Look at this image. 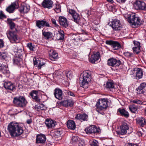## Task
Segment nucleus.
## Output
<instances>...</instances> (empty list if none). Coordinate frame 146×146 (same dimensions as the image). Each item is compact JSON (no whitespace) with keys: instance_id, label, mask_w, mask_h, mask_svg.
Listing matches in <instances>:
<instances>
[{"instance_id":"f257e3e1","label":"nucleus","mask_w":146,"mask_h":146,"mask_svg":"<svg viewBox=\"0 0 146 146\" xmlns=\"http://www.w3.org/2000/svg\"><path fill=\"white\" fill-rule=\"evenodd\" d=\"M8 131L11 135L14 137L18 136L23 132L22 127L17 123L10 122L7 127Z\"/></svg>"},{"instance_id":"f03ea898","label":"nucleus","mask_w":146,"mask_h":146,"mask_svg":"<svg viewBox=\"0 0 146 146\" xmlns=\"http://www.w3.org/2000/svg\"><path fill=\"white\" fill-rule=\"evenodd\" d=\"M91 72L89 70L84 71L82 74V77L80 78V83L81 87L86 88L89 86V82L91 80Z\"/></svg>"},{"instance_id":"7ed1b4c3","label":"nucleus","mask_w":146,"mask_h":146,"mask_svg":"<svg viewBox=\"0 0 146 146\" xmlns=\"http://www.w3.org/2000/svg\"><path fill=\"white\" fill-rule=\"evenodd\" d=\"M108 103V101L107 98L100 99L96 104V111L100 114L103 115L104 113L103 111L107 108Z\"/></svg>"},{"instance_id":"20e7f679","label":"nucleus","mask_w":146,"mask_h":146,"mask_svg":"<svg viewBox=\"0 0 146 146\" xmlns=\"http://www.w3.org/2000/svg\"><path fill=\"white\" fill-rule=\"evenodd\" d=\"M13 102L15 106L21 108L25 107L27 103L25 98L21 96L14 98Z\"/></svg>"},{"instance_id":"39448f33","label":"nucleus","mask_w":146,"mask_h":146,"mask_svg":"<svg viewBox=\"0 0 146 146\" xmlns=\"http://www.w3.org/2000/svg\"><path fill=\"white\" fill-rule=\"evenodd\" d=\"M109 24L115 31H120L122 28V25L120 21L117 19L110 22Z\"/></svg>"},{"instance_id":"423d86ee","label":"nucleus","mask_w":146,"mask_h":146,"mask_svg":"<svg viewBox=\"0 0 146 146\" xmlns=\"http://www.w3.org/2000/svg\"><path fill=\"white\" fill-rule=\"evenodd\" d=\"M129 22L132 25L135 26L140 25L141 24V21H140L139 18L135 15H131L129 16Z\"/></svg>"},{"instance_id":"0eeeda50","label":"nucleus","mask_w":146,"mask_h":146,"mask_svg":"<svg viewBox=\"0 0 146 146\" xmlns=\"http://www.w3.org/2000/svg\"><path fill=\"white\" fill-rule=\"evenodd\" d=\"M7 35L8 38L11 42L13 43L18 40V38L16 34V32L15 31L13 32L12 31H8Z\"/></svg>"},{"instance_id":"6e6552de","label":"nucleus","mask_w":146,"mask_h":146,"mask_svg":"<svg viewBox=\"0 0 146 146\" xmlns=\"http://www.w3.org/2000/svg\"><path fill=\"white\" fill-rule=\"evenodd\" d=\"M134 7L137 10L146 11V4L143 1H136L134 3Z\"/></svg>"},{"instance_id":"1a4fd4ad","label":"nucleus","mask_w":146,"mask_h":146,"mask_svg":"<svg viewBox=\"0 0 146 146\" xmlns=\"http://www.w3.org/2000/svg\"><path fill=\"white\" fill-rule=\"evenodd\" d=\"M121 63V62L120 60L114 58L109 59L108 60V65L112 67L118 66Z\"/></svg>"},{"instance_id":"9d476101","label":"nucleus","mask_w":146,"mask_h":146,"mask_svg":"<svg viewBox=\"0 0 146 146\" xmlns=\"http://www.w3.org/2000/svg\"><path fill=\"white\" fill-rule=\"evenodd\" d=\"M85 130L87 134H89L98 133L100 129L95 125H92L86 128Z\"/></svg>"},{"instance_id":"9b49d317","label":"nucleus","mask_w":146,"mask_h":146,"mask_svg":"<svg viewBox=\"0 0 146 146\" xmlns=\"http://www.w3.org/2000/svg\"><path fill=\"white\" fill-rule=\"evenodd\" d=\"M129 125L127 123H123L121 127V132H118V134L120 135L129 133Z\"/></svg>"},{"instance_id":"f8f14e48","label":"nucleus","mask_w":146,"mask_h":146,"mask_svg":"<svg viewBox=\"0 0 146 146\" xmlns=\"http://www.w3.org/2000/svg\"><path fill=\"white\" fill-rule=\"evenodd\" d=\"M106 44L111 45L114 50L119 49L121 47L120 44L117 42L113 40H106Z\"/></svg>"},{"instance_id":"ddd939ff","label":"nucleus","mask_w":146,"mask_h":146,"mask_svg":"<svg viewBox=\"0 0 146 146\" xmlns=\"http://www.w3.org/2000/svg\"><path fill=\"white\" fill-rule=\"evenodd\" d=\"M19 7L18 3L17 2L15 1L12 3L6 9V11L9 13H12L16 9Z\"/></svg>"},{"instance_id":"4468645a","label":"nucleus","mask_w":146,"mask_h":146,"mask_svg":"<svg viewBox=\"0 0 146 146\" xmlns=\"http://www.w3.org/2000/svg\"><path fill=\"white\" fill-rule=\"evenodd\" d=\"M68 12L72 16L74 21L76 23L78 22L80 19L79 15L73 9H69Z\"/></svg>"},{"instance_id":"2eb2a0df","label":"nucleus","mask_w":146,"mask_h":146,"mask_svg":"<svg viewBox=\"0 0 146 146\" xmlns=\"http://www.w3.org/2000/svg\"><path fill=\"white\" fill-rule=\"evenodd\" d=\"M36 26L39 29H41L44 27H50L48 23L43 20H37L36 22Z\"/></svg>"},{"instance_id":"dca6fc26","label":"nucleus","mask_w":146,"mask_h":146,"mask_svg":"<svg viewBox=\"0 0 146 146\" xmlns=\"http://www.w3.org/2000/svg\"><path fill=\"white\" fill-rule=\"evenodd\" d=\"M58 19L60 25L65 28L68 26V22L65 17L61 16L59 17Z\"/></svg>"},{"instance_id":"f3484780","label":"nucleus","mask_w":146,"mask_h":146,"mask_svg":"<svg viewBox=\"0 0 146 146\" xmlns=\"http://www.w3.org/2000/svg\"><path fill=\"white\" fill-rule=\"evenodd\" d=\"M54 95L55 97L59 100L62 99V93L61 90L59 89H56L54 90Z\"/></svg>"},{"instance_id":"a211bd4d","label":"nucleus","mask_w":146,"mask_h":146,"mask_svg":"<svg viewBox=\"0 0 146 146\" xmlns=\"http://www.w3.org/2000/svg\"><path fill=\"white\" fill-rule=\"evenodd\" d=\"M100 57V53L98 52H97L92 55L91 58L89 59L90 61L92 63H94L99 59Z\"/></svg>"},{"instance_id":"6ab92c4d","label":"nucleus","mask_w":146,"mask_h":146,"mask_svg":"<svg viewBox=\"0 0 146 146\" xmlns=\"http://www.w3.org/2000/svg\"><path fill=\"white\" fill-rule=\"evenodd\" d=\"M46 139V136L44 135H38L36 139V142L37 143H43L45 142Z\"/></svg>"},{"instance_id":"aec40b11","label":"nucleus","mask_w":146,"mask_h":146,"mask_svg":"<svg viewBox=\"0 0 146 146\" xmlns=\"http://www.w3.org/2000/svg\"><path fill=\"white\" fill-rule=\"evenodd\" d=\"M137 79H139L141 78L143 75V72L141 68H137L133 71Z\"/></svg>"},{"instance_id":"412c9836","label":"nucleus","mask_w":146,"mask_h":146,"mask_svg":"<svg viewBox=\"0 0 146 146\" xmlns=\"http://www.w3.org/2000/svg\"><path fill=\"white\" fill-rule=\"evenodd\" d=\"M30 96L35 102L38 103L40 102V100L38 96V91L36 90L32 91L30 93Z\"/></svg>"},{"instance_id":"4be33fe9","label":"nucleus","mask_w":146,"mask_h":146,"mask_svg":"<svg viewBox=\"0 0 146 146\" xmlns=\"http://www.w3.org/2000/svg\"><path fill=\"white\" fill-rule=\"evenodd\" d=\"M50 59L53 61H54L58 58V53L53 50H51L49 53Z\"/></svg>"},{"instance_id":"5701e85b","label":"nucleus","mask_w":146,"mask_h":146,"mask_svg":"<svg viewBox=\"0 0 146 146\" xmlns=\"http://www.w3.org/2000/svg\"><path fill=\"white\" fill-rule=\"evenodd\" d=\"M88 115L85 114H78L75 117V118L79 119L81 121H84L87 120Z\"/></svg>"},{"instance_id":"b1692460","label":"nucleus","mask_w":146,"mask_h":146,"mask_svg":"<svg viewBox=\"0 0 146 146\" xmlns=\"http://www.w3.org/2000/svg\"><path fill=\"white\" fill-rule=\"evenodd\" d=\"M53 2L51 0H44L42 5L45 8L49 9L52 7Z\"/></svg>"},{"instance_id":"393cba45","label":"nucleus","mask_w":146,"mask_h":146,"mask_svg":"<svg viewBox=\"0 0 146 146\" xmlns=\"http://www.w3.org/2000/svg\"><path fill=\"white\" fill-rule=\"evenodd\" d=\"M4 88L7 89L12 91L15 88V86L11 82H5L4 84Z\"/></svg>"},{"instance_id":"a878e982","label":"nucleus","mask_w":146,"mask_h":146,"mask_svg":"<svg viewBox=\"0 0 146 146\" xmlns=\"http://www.w3.org/2000/svg\"><path fill=\"white\" fill-rule=\"evenodd\" d=\"M45 122L46 126L48 128L54 127L56 125V121L52 119H46Z\"/></svg>"},{"instance_id":"bb28decb","label":"nucleus","mask_w":146,"mask_h":146,"mask_svg":"<svg viewBox=\"0 0 146 146\" xmlns=\"http://www.w3.org/2000/svg\"><path fill=\"white\" fill-rule=\"evenodd\" d=\"M60 104L64 106H72L74 104L73 101L71 100H64L60 103Z\"/></svg>"},{"instance_id":"cd10ccee","label":"nucleus","mask_w":146,"mask_h":146,"mask_svg":"<svg viewBox=\"0 0 146 146\" xmlns=\"http://www.w3.org/2000/svg\"><path fill=\"white\" fill-rule=\"evenodd\" d=\"M67 126L68 129L71 130H74L76 128L75 123L72 120H69L68 121Z\"/></svg>"},{"instance_id":"c85d7f7f","label":"nucleus","mask_w":146,"mask_h":146,"mask_svg":"<svg viewBox=\"0 0 146 146\" xmlns=\"http://www.w3.org/2000/svg\"><path fill=\"white\" fill-rule=\"evenodd\" d=\"M30 7L27 5H21L20 7L19 11L21 13H27L29 11Z\"/></svg>"},{"instance_id":"c756f323","label":"nucleus","mask_w":146,"mask_h":146,"mask_svg":"<svg viewBox=\"0 0 146 146\" xmlns=\"http://www.w3.org/2000/svg\"><path fill=\"white\" fill-rule=\"evenodd\" d=\"M42 35L44 36L45 38L48 39L51 38L52 36V34L50 32H46L42 30Z\"/></svg>"},{"instance_id":"7c9ffc66","label":"nucleus","mask_w":146,"mask_h":146,"mask_svg":"<svg viewBox=\"0 0 146 146\" xmlns=\"http://www.w3.org/2000/svg\"><path fill=\"white\" fill-rule=\"evenodd\" d=\"M22 62V59L20 58L16 57L13 58V62L15 65H19Z\"/></svg>"},{"instance_id":"2f4dec72","label":"nucleus","mask_w":146,"mask_h":146,"mask_svg":"<svg viewBox=\"0 0 146 146\" xmlns=\"http://www.w3.org/2000/svg\"><path fill=\"white\" fill-rule=\"evenodd\" d=\"M138 123L141 126H143L146 125V120L144 118L141 117L137 119Z\"/></svg>"},{"instance_id":"473e14b6","label":"nucleus","mask_w":146,"mask_h":146,"mask_svg":"<svg viewBox=\"0 0 146 146\" xmlns=\"http://www.w3.org/2000/svg\"><path fill=\"white\" fill-rule=\"evenodd\" d=\"M118 111L122 115L126 117H128L129 116V114L124 109H119Z\"/></svg>"},{"instance_id":"72a5a7b5","label":"nucleus","mask_w":146,"mask_h":146,"mask_svg":"<svg viewBox=\"0 0 146 146\" xmlns=\"http://www.w3.org/2000/svg\"><path fill=\"white\" fill-rule=\"evenodd\" d=\"M114 84L113 81L110 80L108 81L106 83V87L107 88L111 89L114 88Z\"/></svg>"},{"instance_id":"f704fd0d","label":"nucleus","mask_w":146,"mask_h":146,"mask_svg":"<svg viewBox=\"0 0 146 146\" xmlns=\"http://www.w3.org/2000/svg\"><path fill=\"white\" fill-rule=\"evenodd\" d=\"M129 108L130 111L133 113H135L137 110V107L133 104L129 106Z\"/></svg>"},{"instance_id":"c9c22d12","label":"nucleus","mask_w":146,"mask_h":146,"mask_svg":"<svg viewBox=\"0 0 146 146\" xmlns=\"http://www.w3.org/2000/svg\"><path fill=\"white\" fill-rule=\"evenodd\" d=\"M9 58V56L6 53L3 52L0 54V59H3L7 60Z\"/></svg>"},{"instance_id":"e433bc0d","label":"nucleus","mask_w":146,"mask_h":146,"mask_svg":"<svg viewBox=\"0 0 146 146\" xmlns=\"http://www.w3.org/2000/svg\"><path fill=\"white\" fill-rule=\"evenodd\" d=\"M35 108L37 111H39L40 110H44L46 109V106L43 104H40L38 106H36Z\"/></svg>"},{"instance_id":"4c0bfd02","label":"nucleus","mask_w":146,"mask_h":146,"mask_svg":"<svg viewBox=\"0 0 146 146\" xmlns=\"http://www.w3.org/2000/svg\"><path fill=\"white\" fill-rule=\"evenodd\" d=\"M59 33L58 34V36L59 37L58 39L60 40H62L64 38V32L63 31L60 30L58 31Z\"/></svg>"},{"instance_id":"58836bf2","label":"nucleus","mask_w":146,"mask_h":146,"mask_svg":"<svg viewBox=\"0 0 146 146\" xmlns=\"http://www.w3.org/2000/svg\"><path fill=\"white\" fill-rule=\"evenodd\" d=\"M0 71L3 74L6 73V67L3 64H0Z\"/></svg>"},{"instance_id":"ea45409f","label":"nucleus","mask_w":146,"mask_h":146,"mask_svg":"<svg viewBox=\"0 0 146 146\" xmlns=\"http://www.w3.org/2000/svg\"><path fill=\"white\" fill-rule=\"evenodd\" d=\"M67 78L71 80L72 78V72L70 71H66L65 72Z\"/></svg>"},{"instance_id":"a19ab883","label":"nucleus","mask_w":146,"mask_h":146,"mask_svg":"<svg viewBox=\"0 0 146 146\" xmlns=\"http://www.w3.org/2000/svg\"><path fill=\"white\" fill-rule=\"evenodd\" d=\"M39 65L38 66V68L40 69L41 68V66L45 65L46 64V61L44 60H39Z\"/></svg>"},{"instance_id":"79ce46f5","label":"nucleus","mask_w":146,"mask_h":146,"mask_svg":"<svg viewBox=\"0 0 146 146\" xmlns=\"http://www.w3.org/2000/svg\"><path fill=\"white\" fill-rule=\"evenodd\" d=\"M79 139V138L77 136H73L71 139V143L74 144L76 143Z\"/></svg>"},{"instance_id":"37998d69","label":"nucleus","mask_w":146,"mask_h":146,"mask_svg":"<svg viewBox=\"0 0 146 146\" xmlns=\"http://www.w3.org/2000/svg\"><path fill=\"white\" fill-rule=\"evenodd\" d=\"M54 10L57 13H59L61 11L60 6L59 4H56Z\"/></svg>"},{"instance_id":"c03bdc74","label":"nucleus","mask_w":146,"mask_h":146,"mask_svg":"<svg viewBox=\"0 0 146 146\" xmlns=\"http://www.w3.org/2000/svg\"><path fill=\"white\" fill-rule=\"evenodd\" d=\"M9 25L10 27V28L11 30H13L14 31H15V32L17 31V29L15 28V24L13 22H11L9 23Z\"/></svg>"},{"instance_id":"a18cd8bd","label":"nucleus","mask_w":146,"mask_h":146,"mask_svg":"<svg viewBox=\"0 0 146 146\" xmlns=\"http://www.w3.org/2000/svg\"><path fill=\"white\" fill-rule=\"evenodd\" d=\"M132 102L133 103L141 105L142 104V101L138 99H135L133 100Z\"/></svg>"},{"instance_id":"49530a36","label":"nucleus","mask_w":146,"mask_h":146,"mask_svg":"<svg viewBox=\"0 0 146 146\" xmlns=\"http://www.w3.org/2000/svg\"><path fill=\"white\" fill-rule=\"evenodd\" d=\"M133 50L134 53L137 54H138L140 52V48H136V47H133Z\"/></svg>"},{"instance_id":"de8ad7c7","label":"nucleus","mask_w":146,"mask_h":146,"mask_svg":"<svg viewBox=\"0 0 146 146\" xmlns=\"http://www.w3.org/2000/svg\"><path fill=\"white\" fill-rule=\"evenodd\" d=\"M139 87L141 88L142 89V90L144 91L145 89L146 88V83H142L140 84Z\"/></svg>"},{"instance_id":"09e8293b","label":"nucleus","mask_w":146,"mask_h":146,"mask_svg":"<svg viewBox=\"0 0 146 146\" xmlns=\"http://www.w3.org/2000/svg\"><path fill=\"white\" fill-rule=\"evenodd\" d=\"M137 93L138 94H143L145 92V91H144L139 86L137 88Z\"/></svg>"},{"instance_id":"8fccbe9b","label":"nucleus","mask_w":146,"mask_h":146,"mask_svg":"<svg viewBox=\"0 0 146 146\" xmlns=\"http://www.w3.org/2000/svg\"><path fill=\"white\" fill-rule=\"evenodd\" d=\"M55 74L57 76H61L62 75L63 72L61 70H58L55 71Z\"/></svg>"},{"instance_id":"3c124183","label":"nucleus","mask_w":146,"mask_h":146,"mask_svg":"<svg viewBox=\"0 0 146 146\" xmlns=\"http://www.w3.org/2000/svg\"><path fill=\"white\" fill-rule=\"evenodd\" d=\"M27 46L31 50H34L33 49L34 48V47L33 46L32 43H28L27 45Z\"/></svg>"},{"instance_id":"603ef678","label":"nucleus","mask_w":146,"mask_h":146,"mask_svg":"<svg viewBox=\"0 0 146 146\" xmlns=\"http://www.w3.org/2000/svg\"><path fill=\"white\" fill-rule=\"evenodd\" d=\"M34 64V65H36V66L38 68V66L39 65V60L38 59L36 60V58L33 59Z\"/></svg>"},{"instance_id":"864d4df0","label":"nucleus","mask_w":146,"mask_h":146,"mask_svg":"<svg viewBox=\"0 0 146 146\" xmlns=\"http://www.w3.org/2000/svg\"><path fill=\"white\" fill-rule=\"evenodd\" d=\"M98 141L95 140H94L92 143L90 144V146H98Z\"/></svg>"},{"instance_id":"5fc2aeb1","label":"nucleus","mask_w":146,"mask_h":146,"mask_svg":"<svg viewBox=\"0 0 146 146\" xmlns=\"http://www.w3.org/2000/svg\"><path fill=\"white\" fill-rule=\"evenodd\" d=\"M85 142L84 140H81L79 141V146H85Z\"/></svg>"},{"instance_id":"6e6d98bb","label":"nucleus","mask_w":146,"mask_h":146,"mask_svg":"<svg viewBox=\"0 0 146 146\" xmlns=\"http://www.w3.org/2000/svg\"><path fill=\"white\" fill-rule=\"evenodd\" d=\"M133 42L135 45V46L134 47H136V48H140V43L139 42L135 41H134Z\"/></svg>"},{"instance_id":"4d7b16f0","label":"nucleus","mask_w":146,"mask_h":146,"mask_svg":"<svg viewBox=\"0 0 146 146\" xmlns=\"http://www.w3.org/2000/svg\"><path fill=\"white\" fill-rule=\"evenodd\" d=\"M124 54L125 56L127 57H130L132 55V53L128 52H125Z\"/></svg>"},{"instance_id":"13d9d810","label":"nucleus","mask_w":146,"mask_h":146,"mask_svg":"<svg viewBox=\"0 0 146 146\" xmlns=\"http://www.w3.org/2000/svg\"><path fill=\"white\" fill-rule=\"evenodd\" d=\"M4 46V42L2 39H0V49Z\"/></svg>"},{"instance_id":"bf43d9fd","label":"nucleus","mask_w":146,"mask_h":146,"mask_svg":"<svg viewBox=\"0 0 146 146\" xmlns=\"http://www.w3.org/2000/svg\"><path fill=\"white\" fill-rule=\"evenodd\" d=\"M6 16L4 14L2 11H1L0 12V18L3 19L6 18Z\"/></svg>"},{"instance_id":"052dcab7","label":"nucleus","mask_w":146,"mask_h":146,"mask_svg":"<svg viewBox=\"0 0 146 146\" xmlns=\"http://www.w3.org/2000/svg\"><path fill=\"white\" fill-rule=\"evenodd\" d=\"M66 93H67L68 94V95H70V96H75V95H74V93L71 91H66Z\"/></svg>"},{"instance_id":"680f3d73","label":"nucleus","mask_w":146,"mask_h":146,"mask_svg":"<svg viewBox=\"0 0 146 146\" xmlns=\"http://www.w3.org/2000/svg\"><path fill=\"white\" fill-rule=\"evenodd\" d=\"M51 21L52 22V23L54 25H56V21L55 19H51Z\"/></svg>"},{"instance_id":"e2e57ef3","label":"nucleus","mask_w":146,"mask_h":146,"mask_svg":"<svg viewBox=\"0 0 146 146\" xmlns=\"http://www.w3.org/2000/svg\"><path fill=\"white\" fill-rule=\"evenodd\" d=\"M32 122V120L31 119H28L27 121V123L28 124H30Z\"/></svg>"},{"instance_id":"0e129e2a","label":"nucleus","mask_w":146,"mask_h":146,"mask_svg":"<svg viewBox=\"0 0 146 146\" xmlns=\"http://www.w3.org/2000/svg\"><path fill=\"white\" fill-rule=\"evenodd\" d=\"M55 134L58 135H60L61 134L60 131H57L56 132Z\"/></svg>"},{"instance_id":"69168bd1","label":"nucleus","mask_w":146,"mask_h":146,"mask_svg":"<svg viewBox=\"0 0 146 146\" xmlns=\"http://www.w3.org/2000/svg\"><path fill=\"white\" fill-rule=\"evenodd\" d=\"M127 0H117V1L121 3H124Z\"/></svg>"},{"instance_id":"338daca9","label":"nucleus","mask_w":146,"mask_h":146,"mask_svg":"<svg viewBox=\"0 0 146 146\" xmlns=\"http://www.w3.org/2000/svg\"><path fill=\"white\" fill-rule=\"evenodd\" d=\"M127 146H138L137 145L132 144V143L129 144Z\"/></svg>"},{"instance_id":"774afa93","label":"nucleus","mask_w":146,"mask_h":146,"mask_svg":"<svg viewBox=\"0 0 146 146\" xmlns=\"http://www.w3.org/2000/svg\"><path fill=\"white\" fill-rule=\"evenodd\" d=\"M138 135L140 136H141L142 135V133L141 131H138L137 132Z\"/></svg>"}]
</instances>
